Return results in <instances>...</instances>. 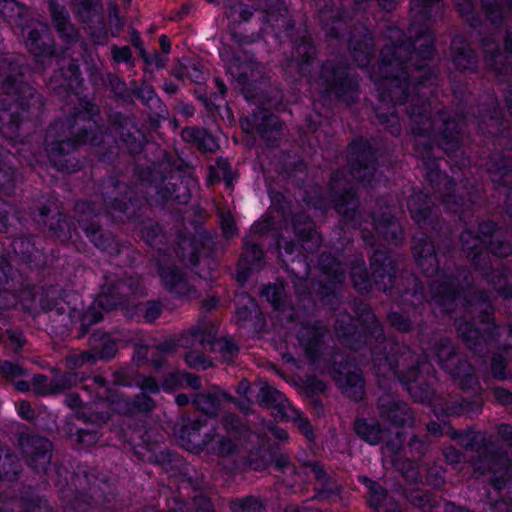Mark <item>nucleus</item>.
Instances as JSON below:
<instances>
[{
  "label": "nucleus",
  "mask_w": 512,
  "mask_h": 512,
  "mask_svg": "<svg viewBox=\"0 0 512 512\" xmlns=\"http://www.w3.org/2000/svg\"><path fill=\"white\" fill-rule=\"evenodd\" d=\"M18 389L25 390V386L23 384L18 383L17 384Z\"/></svg>",
  "instance_id": "18"
},
{
  "label": "nucleus",
  "mask_w": 512,
  "mask_h": 512,
  "mask_svg": "<svg viewBox=\"0 0 512 512\" xmlns=\"http://www.w3.org/2000/svg\"><path fill=\"white\" fill-rule=\"evenodd\" d=\"M21 7L13 0H4L0 2V13L3 15L10 17L8 14L9 11H20Z\"/></svg>",
  "instance_id": "4"
},
{
  "label": "nucleus",
  "mask_w": 512,
  "mask_h": 512,
  "mask_svg": "<svg viewBox=\"0 0 512 512\" xmlns=\"http://www.w3.org/2000/svg\"><path fill=\"white\" fill-rule=\"evenodd\" d=\"M153 98V92L152 91H149V97L148 99L151 100Z\"/></svg>",
  "instance_id": "19"
},
{
  "label": "nucleus",
  "mask_w": 512,
  "mask_h": 512,
  "mask_svg": "<svg viewBox=\"0 0 512 512\" xmlns=\"http://www.w3.org/2000/svg\"><path fill=\"white\" fill-rule=\"evenodd\" d=\"M498 397L500 398L501 397V393H503L502 391H498Z\"/></svg>",
  "instance_id": "22"
},
{
  "label": "nucleus",
  "mask_w": 512,
  "mask_h": 512,
  "mask_svg": "<svg viewBox=\"0 0 512 512\" xmlns=\"http://www.w3.org/2000/svg\"><path fill=\"white\" fill-rule=\"evenodd\" d=\"M114 57L117 61H127L130 57L128 48H122L114 51Z\"/></svg>",
  "instance_id": "8"
},
{
  "label": "nucleus",
  "mask_w": 512,
  "mask_h": 512,
  "mask_svg": "<svg viewBox=\"0 0 512 512\" xmlns=\"http://www.w3.org/2000/svg\"><path fill=\"white\" fill-rule=\"evenodd\" d=\"M29 41L33 42L32 36L29 38ZM33 43H27V45L32 46Z\"/></svg>",
  "instance_id": "20"
},
{
  "label": "nucleus",
  "mask_w": 512,
  "mask_h": 512,
  "mask_svg": "<svg viewBox=\"0 0 512 512\" xmlns=\"http://www.w3.org/2000/svg\"><path fill=\"white\" fill-rule=\"evenodd\" d=\"M271 291H275V288L274 287H267L265 289V294L266 296L270 299V294H271ZM275 294V292H273V295Z\"/></svg>",
  "instance_id": "16"
},
{
  "label": "nucleus",
  "mask_w": 512,
  "mask_h": 512,
  "mask_svg": "<svg viewBox=\"0 0 512 512\" xmlns=\"http://www.w3.org/2000/svg\"><path fill=\"white\" fill-rule=\"evenodd\" d=\"M355 430L359 436L370 444H376L381 439V430L376 425H370L365 421H357Z\"/></svg>",
  "instance_id": "1"
},
{
  "label": "nucleus",
  "mask_w": 512,
  "mask_h": 512,
  "mask_svg": "<svg viewBox=\"0 0 512 512\" xmlns=\"http://www.w3.org/2000/svg\"><path fill=\"white\" fill-rule=\"evenodd\" d=\"M186 377V380L187 382L189 383V385H191L192 387H198V380L196 378H192L191 376H185Z\"/></svg>",
  "instance_id": "14"
},
{
  "label": "nucleus",
  "mask_w": 512,
  "mask_h": 512,
  "mask_svg": "<svg viewBox=\"0 0 512 512\" xmlns=\"http://www.w3.org/2000/svg\"><path fill=\"white\" fill-rule=\"evenodd\" d=\"M160 45H161L162 51L165 54H168L170 51V44H169V41L166 36L160 37Z\"/></svg>",
  "instance_id": "11"
},
{
  "label": "nucleus",
  "mask_w": 512,
  "mask_h": 512,
  "mask_svg": "<svg viewBox=\"0 0 512 512\" xmlns=\"http://www.w3.org/2000/svg\"><path fill=\"white\" fill-rule=\"evenodd\" d=\"M63 145H64V143H59V144H58V146H59V147L51 146V147L49 148V151H50L51 153H52V152H54V151H56V150H60V151H62V149H63V147H62V146H63Z\"/></svg>",
  "instance_id": "15"
},
{
  "label": "nucleus",
  "mask_w": 512,
  "mask_h": 512,
  "mask_svg": "<svg viewBox=\"0 0 512 512\" xmlns=\"http://www.w3.org/2000/svg\"><path fill=\"white\" fill-rule=\"evenodd\" d=\"M363 483L373 492L375 495L379 494L378 489H380V486H378L376 483H374L372 480L363 477L362 478Z\"/></svg>",
  "instance_id": "9"
},
{
  "label": "nucleus",
  "mask_w": 512,
  "mask_h": 512,
  "mask_svg": "<svg viewBox=\"0 0 512 512\" xmlns=\"http://www.w3.org/2000/svg\"><path fill=\"white\" fill-rule=\"evenodd\" d=\"M512 400V396L510 394L505 395V399H503L504 402H509Z\"/></svg>",
  "instance_id": "17"
},
{
  "label": "nucleus",
  "mask_w": 512,
  "mask_h": 512,
  "mask_svg": "<svg viewBox=\"0 0 512 512\" xmlns=\"http://www.w3.org/2000/svg\"><path fill=\"white\" fill-rule=\"evenodd\" d=\"M166 387H167V388H169V389H170V388H173V386H172V385H169V384H166Z\"/></svg>",
  "instance_id": "21"
},
{
  "label": "nucleus",
  "mask_w": 512,
  "mask_h": 512,
  "mask_svg": "<svg viewBox=\"0 0 512 512\" xmlns=\"http://www.w3.org/2000/svg\"><path fill=\"white\" fill-rule=\"evenodd\" d=\"M141 54L145 61L149 64H154L157 67L164 65V60L157 53H154L153 55H147L144 51H141Z\"/></svg>",
  "instance_id": "5"
},
{
  "label": "nucleus",
  "mask_w": 512,
  "mask_h": 512,
  "mask_svg": "<svg viewBox=\"0 0 512 512\" xmlns=\"http://www.w3.org/2000/svg\"><path fill=\"white\" fill-rule=\"evenodd\" d=\"M276 300H277V299H276L275 297H273V298L271 299V301H272V302H276Z\"/></svg>",
  "instance_id": "23"
},
{
  "label": "nucleus",
  "mask_w": 512,
  "mask_h": 512,
  "mask_svg": "<svg viewBox=\"0 0 512 512\" xmlns=\"http://www.w3.org/2000/svg\"><path fill=\"white\" fill-rule=\"evenodd\" d=\"M509 250L510 248L508 246H505L502 248H496V247H492V251L494 254L500 256V257H504V256H507L509 254Z\"/></svg>",
  "instance_id": "12"
},
{
  "label": "nucleus",
  "mask_w": 512,
  "mask_h": 512,
  "mask_svg": "<svg viewBox=\"0 0 512 512\" xmlns=\"http://www.w3.org/2000/svg\"><path fill=\"white\" fill-rule=\"evenodd\" d=\"M176 402L178 405L182 406V405H185L186 403H188V398L186 395H178L176 397Z\"/></svg>",
  "instance_id": "13"
},
{
  "label": "nucleus",
  "mask_w": 512,
  "mask_h": 512,
  "mask_svg": "<svg viewBox=\"0 0 512 512\" xmlns=\"http://www.w3.org/2000/svg\"><path fill=\"white\" fill-rule=\"evenodd\" d=\"M221 226L225 236L231 237L235 233V224L229 215L221 216Z\"/></svg>",
  "instance_id": "2"
},
{
  "label": "nucleus",
  "mask_w": 512,
  "mask_h": 512,
  "mask_svg": "<svg viewBox=\"0 0 512 512\" xmlns=\"http://www.w3.org/2000/svg\"><path fill=\"white\" fill-rule=\"evenodd\" d=\"M1 370L4 374L12 378L22 374V369L10 362H4L1 365Z\"/></svg>",
  "instance_id": "3"
},
{
  "label": "nucleus",
  "mask_w": 512,
  "mask_h": 512,
  "mask_svg": "<svg viewBox=\"0 0 512 512\" xmlns=\"http://www.w3.org/2000/svg\"><path fill=\"white\" fill-rule=\"evenodd\" d=\"M4 227V224L0 223V230Z\"/></svg>",
  "instance_id": "24"
},
{
  "label": "nucleus",
  "mask_w": 512,
  "mask_h": 512,
  "mask_svg": "<svg viewBox=\"0 0 512 512\" xmlns=\"http://www.w3.org/2000/svg\"><path fill=\"white\" fill-rule=\"evenodd\" d=\"M18 412L23 418H28L30 416V407L27 403L21 402L18 405Z\"/></svg>",
  "instance_id": "10"
},
{
  "label": "nucleus",
  "mask_w": 512,
  "mask_h": 512,
  "mask_svg": "<svg viewBox=\"0 0 512 512\" xmlns=\"http://www.w3.org/2000/svg\"><path fill=\"white\" fill-rule=\"evenodd\" d=\"M186 361L188 362V364L190 366H193V367H196V366H199V365H203L204 366V361L201 359V356L200 355H196L195 353H189L186 356Z\"/></svg>",
  "instance_id": "7"
},
{
  "label": "nucleus",
  "mask_w": 512,
  "mask_h": 512,
  "mask_svg": "<svg viewBox=\"0 0 512 512\" xmlns=\"http://www.w3.org/2000/svg\"><path fill=\"white\" fill-rule=\"evenodd\" d=\"M260 391L262 393L263 398L267 396H273L274 400H278L280 397V394L272 387H270L267 383H262Z\"/></svg>",
  "instance_id": "6"
}]
</instances>
